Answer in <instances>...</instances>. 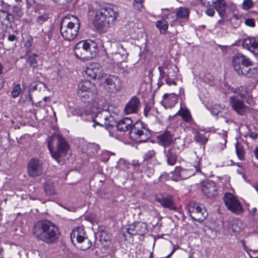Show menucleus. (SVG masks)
<instances>
[{
	"label": "nucleus",
	"mask_w": 258,
	"mask_h": 258,
	"mask_svg": "<svg viewBox=\"0 0 258 258\" xmlns=\"http://www.w3.org/2000/svg\"><path fill=\"white\" fill-rule=\"evenodd\" d=\"M34 237L38 241L47 244L56 243L60 235L58 227L48 220H40L37 221L32 229Z\"/></svg>",
	"instance_id": "obj_1"
},
{
	"label": "nucleus",
	"mask_w": 258,
	"mask_h": 258,
	"mask_svg": "<svg viewBox=\"0 0 258 258\" xmlns=\"http://www.w3.org/2000/svg\"><path fill=\"white\" fill-rule=\"evenodd\" d=\"M232 64L234 70L239 75L252 78L257 73V67L242 53H237L232 57Z\"/></svg>",
	"instance_id": "obj_2"
},
{
	"label": "nucleus",
	"mask_w": 258,
	"mask_h": 258,
	"mask_svg": "<svg viewBox=\"0 0 258 258\" xmlns=\"http://www.w3.org/2000/svg\"><path fill=\"white\" fill-rule=\"evenodd\" d=\"M117 17L118 13L113 8H103L96 13L94 24L98 29L105 30L114 24Z\"/></svg>",
	"instance_id": "obj_3"
},
{
	"label": "nucleus",
	"mask_w": 258,
	"mask_h": 258,
	"mask_svg": "<svg viewBox=\"0 0 258 258\" xmlns=\"http://www.w3.org/2000/svg\"><path fill=\"white\" fill-rule=\"evenodd\" d=\"M98 50V45L94 41L82 40L75 45L74 52L77 58L88 60L96 56Z\"/></svg>",
	"instance_id": "obj_4"
},
{
	"label": "nucleus",
	"mask_w": 258,
	"mask_h": 258,
	"mask_svg": "<svg viewBox=\"0 0 258 258\" xmlns=\"http://www.w3.org/2000/svg\"><path fill=\"white\" fill-rule=\"evenodd\" d=\"M158 70L160 72V77L158 83L159 86L162 85L164 82L169 86L176 84L175 79L178 70L176 66L165 63L162 66L159 67Z\"/></svg>",
	"instance_id": "obj_5"
},
{
	"label": "nucleus",
	"mask_w": 258,
	"mask_h": 258,
	"mask_svg": "<svg viewBox=\"0 0 258 258\" xmlns=\"http://www.w3.org/2000/svg\"><path fill=\"white\" fill-rule=\"evenodd\" d=\"M130 138L138 142H145L151 136L150 131L146 125L141 120L136 121L130 132Z\"/></svg>",
	"instance_id": "obj_6"
},
{
	"label": "nucleus",
	"mask_w": 258,
	"mask_h": 258,
	"mask_svg": "<svg viewBox=\"0 0 258 258\" xmlns=\"http://www.w3.org/2000/svg\"><path fill=\"white\" fill-rule=\"evenodd\" d=\"M74 22H68L66 26L62 24L60 27V33L62 37L66 40H74L78 35L80 29L79 20L76 17H73Z\"/></svg>",
	"instance_id": "obj_7"
},
{
	"label": "nucleus",
	"mask_w": 258,
	"mask_h": 258,
	"mask_svg": "<svg viewBox=\"0 0 258 258\" xmlns=\"http://www.w3.org/2000/svg\"><path fill=\"white\" fill-rule=\"evenodd\" d=\"M202 168L200 161L195 165H190L187 168H182L181 167H176L173 172V178L174 180H184L194 175L197 172H201Z\"/></svg>",
	"instance_id": "obj_8"
},
{
	"label": "nucleus",
	"mask_w": 258,
	"mask_h": 258,
	"mask_svg": "<svg viewBox=\"0 0 258 258\" xmlns=\"http://www.w3.org/2000/svg\"><path fill=\"white\" fill-rule=\"evenodd\" d=\"M188 212L191 218L198 222L203 221L208 215L207 210L202 204L195 202L188 205Z\"/></svg>",
	"instance_id": "obj_9"
},
{
	"label": "nucleus",
	"mask_w": 258,
	"mask_h": 258,
	"mask_svg": "<svg viewBox=\"0 0 258 258\" xmlns=\"http://www.w3.org/2000/svg\"><path fill=\"white\" fill-rule=\"evenodd\" d=\"M223 200L227 209L232 213L238 215L242 213L243 208L238 200L232 194L226 192Z\"/></svg>",
	"instance_id": "obj_10"
},
{
	"label": "nucleus",
	"mask_w": 258,
	"mask_h": 258,
	"mask_svg": "<svg viewBox=\"0 0 258 258\" xmlns=\"http://www.w3.org/2000/svg\"><path fill=\"white\" fill-rule=\"evenodd\" d=\"M57 150L55 151H53L51 146L50 143H48V148L51 153L52 157L58 162V159L61 157L65 156L69 149L68 145L64 140L61 136H57Z\"/></svg>",
	"instance_id": "obj_11"
},
{
	"label": "nucleus",
	"mask_w": 258,
	"mask_h": 258,
	"mask_svg": "<svg viewBox=\"0 0 258 258\" xmlns=\"http://www.w3.org/2000/svg\"><path fill=\"white\" fill-rule=\"evenodd\" d=\"M43 162L37 158H32L27 165V172L29 176L36 177L40 176L43 170Z\"/></svg>",
	"instance_id": "obj_12"
},
{
	"label": "nucleus",
	"mask_w": 258,
	"mask_h": 258,
	"mask_svg": "<svg viewBox=\"0 0 258 258\" xmlns=\"http://www.w3.org/2000/svg\"><path fill=\"white\" fill-rule=\"evenodd\" d=\"M104 83L108 91L116 93L122 88V82L120 78L115 75H110L105 79Z\"/></svg>",
	"instance_id": "obj_13"
},
{
	"label": "nucleus",
	"mask_w": 258,
	"mask_h": 258,
	"mask_svg": "<svg viewBox=\"0 0 258 258\" xmlns=\"http://www.w3.org/2000/svg\"><path fill=\"white\" fill-rule=\"evenodd\" d=\"M117 46L118 51L112 54L111 62L108 61L113 67L118 66L119 63L124 61L128 56V53L122 45L118 44Z\"/></svg>",
	"instance_id": "obj_14"
},
{
	"label": "nucleus",
	"mask_w": 258,
	"mask_h": 258,
	"mask_svg": "<svg viewBox=\"0 0 258 258\" xmlns=\"http://www.w3.org/2000/svg\"><path fill=\"white\" fill-rule=\"evenodd\" d=\"M180 151L179 146L174 144L168 150L164 149L163 153L169 165L173 166L177 161V155Z\"/></svg>",
	"instance_id": "obj_15"
},
{
	"label": "nucleus",
	"mask_w": 258,
	"mask_h": 258,
	"mask_svg": "<svg viewBox=\"0 0 258 258\" xmlns=\"http://www.w3.org/2000/svg\"><path fill=\"white\" fill-rule=\"evenodd\" d=\"M173 137L170 132L166 131L157 136V143L166 149L167 147H171L174 144L176 145L173 142Z\"/></svg>",
	"instance_id": "obj_16"
},
{
	"label": "nucleus",
	"mask_w": 258,
	"mask_h": 258,
	"mask_svg": "<svg viewBox=\"0 0 258 258\" xmlns=\"http://www.w3.org/2000/svg\"><path fill=\"white\" fill-rule=\"evenodd\" d=\"M229 102L233 109L239 115H243L249 109L244 104L243 101L238 99L236 96L230 97L229 98Z\"/></svg>",
	"instance_id": "obj_17"
},
{
	"label": "nucleus",
	"mask_w": 258,
	"mask_h": 258,
	"mask_svg": "<svg viewBox=\"0 0 258 258\" xmlns=\"http://www.w3.org/2000/svg\"><path fill=\"white\" fill-rule=\"evenodd\" d=\"M242 46L254 55H258V38L247 37L242 40Z\"/></svg>",
	"instance_id": "obj_18"
},
{
	"label": "nucleus",
	"mask_w": 258,
	"mask_h": 258,
	"mask_svg": "<svg viewBox=\"0 0 258 258\" xmlns=\"http://www.w3.org/2000/svg\"><path fill=\"white\" fill-rule=\"evenodd\" d=\"M202 192L208 198L215 197L217 194V188L215 183L209 180L203 181Z\"/></svg>",
	"instance_id": "obj_19"
},
{
	"label": "nucleus",
	"mask_w": 258,
	"mask_h": 258,
	"mask_svg": "<svg viewBox=\"0 0 258 258\" xmlns=\"http://www.w3.org/2000/svg\"><path fill=\"white\" fill-rule=\"evenodd\" d=\"M86 73L88 76L94 79H100L103 77L102 68L97 63H92L88 66L86 69Z\"/></svg>",
	"instance_id": "obj_20"
},
{
	"label": "nucleus",
	"mask_w": 258,
	"mask_h": 258,
	"mask_svg": "<svg viewBox=\"0 0 258 258\" xmlns=\"http://www.w3.org/2000/svg\"><path fill=\"white\" fill-rule=\"evenodd\" d=\"M140 105L141 102L139 98L135 96H133L125 105L124 108V112L126 114L136 113L138 112Z\"/></svg>",
	"instance_id": "obj_21"
},
{
	"label": "nucleus",
	"mask_w": 258,
	"mask_h": 258,
	"mask_svg": "<svg viewBox=\"0 0 258 258\" xmlns=\"http://www.w3.org/2000/svg\"><path fill=\"white\" fill-rule=\"evenodd\" d=\"M155 200L165 208L173 210L176 209L173 198L170 196L159 195L155 197Z\"/></svg>",
	"instance_id": "obj_22"
},
{
	"label": "nucleus",
	"mask_w": 258,
	"mask_h": 258,
	"mask_svg": "<svg viewBox=\"0 0 258 258\" xmlns=\"http://www.w3.org/2000/svg\"><path fill=\"white\" fill-rule=\"evenodd\" d=\"M85 237V232L83 228L81 227L74 229L70 234L71 240L74 245H76L75 242L81 244Z\"/></svg>",
	"instance_id": "obj_23"
},
{
	"label": "nucleus",
	"mask_w": 258,
	"mask_h": 258,
	"mask_svg": "<svg viewBox=\"0 0 258 258\" xmlns=\"http://www.w3.org/2000/svg\"><path fill=\"white\" fill-rule=\"evenodd\" d=\"M132 126V120L129 117H124L119 120L116 124V127L119 132H130Z\"/></svg>",
	"instance_id": "obj_24"
},
{
	"label": "nucleus",
	"mask_w": 258,
	"mask_h": 258,
	"mask_svg": "<svg viewBox=\"0 0 258 258\" xmlns=\"http://www.w3.org/2000/svg\"><path fill=\"white\" fill-rule=\"evenodd\" d=\"M163 102L167 107L171 108L178 101V97L175 93L165 94Z\"/></svg>",
	"instance_id": "obj_25"
},
{
	"label": "nucleus",
	"mask_w": 258,
	"mask_h": 258,
	"mask_svg": "<svg viewBox=\"0 0 258 258\" xmlns=\"http://www.w3.org/2000/svg\"><path fill=\"white\" fill-rule=\"evenodd\" d=\"M44 190L45 194L48 196L56 194V185L51 179H48L43 184Z\"/></svg>",
	"instance_id": "obj_26"
},
{
	"label": "nucleus",
	"mask_w": 258,
	"mask_h": 258,
	"mask_svg": "<svg viewBox=\"0 0 258 258\" xmlns=\"http://www.w3.org/2000/svg\"><path fill=\"white\" fill-rule=\"evenodd\" d=\"M94 84L88 80H84L80 82L78 85L77 93L78 95H82L81 93L83 91H91L93 87Z\"/></svg>",
	"instance_id": "obj_27"
},
{
	"label": "nucleus",
	"mask_w": 258,
	"mask_h": 258,
	"mask_svg": "<svg viewBox=\"0 0 258 258\" xmlns=\"http://www.w3.org/2000/svg\"><path fill=\"white\" fill-rule=\"evenodd\" d=\"M175 115L181 116L182 119L186 122L190 123L192 121V118L189 110L187 108L181 107L180 110L177 112Z\"/></svg>",
	"instance_id": "obj_28"
},
{
	"label": "nucleus",
	"mask_w": 258,
	"mask_h": 258,
	"mask_svg": "<svg viewBox=\"0 0 258 258\" xmlns=\"http://www.w3.org/2000/svg\"><path fill=\"white\" fill-rule=\"evenodd\" d=\"M215 9L221 17L225 16V11L227 8V4L225 0H217L214 6Z\"/></svg>",
	"instance_id": "obj_29"
},
{
	"label": "nucleus",
	"mask_w": 258,
	"mask_h": 258,
	"mask_svg": "<svg viewBox=\"0 0 258 258\" xmlns=\"http://www.w3.org/2000/svg\"><path fill=\"white\" fill-rule=\"evenodd\" d=\"M102 116L103 117V119H104V125L105 127H112L114 125L116 126L117 122L114 120L113 116H103L102 114L98 113L97 115V117H101Z\"/></svg>",
	"instance_id": "obj_30"
},
{
	"label": "nucleus",
	"mask_w": 258,
	"mask_h": 258,
	"mask_svg": "<svg viewBox=\"0 0 258 258\" xmlns=\"http://www.w3.org/2000/svg\"><path fill=\"white\" fill-rule=\"evenodd\" d=\"M176 12L179 21L180 19H187L188 18L189 10L185 7H180L176 9Z\"/></svg>",
	"instance_id": "obj_31"
},
{
	"label": "nucleus",
	"mask_w": 258,
	"mask_h": 258,
	"mask_svg": "<svg viewBox=\"0 0 258 258\" xmlns=\"http://www.w3.org/2000/svg\"><path fill=\"white\" fill-rule=\"evenodd\" d=\"M156 27L159 30L161 34H165L168 29V25L165 19L163 18L162 20L156 22Z\"/></svg>",
	"instance_id": "obj_32"
},
{
	"label": "nucleus",
	"mask_w": 258,
	"mask_h": 258,
	"mask_svg": "<svg viewBox=\"0 0 258 258\" xmlns=\"http://www.w3.org/2000/svg\"><path fill=\"white\" fill-rule=\"evenodd\" d=\"M231 91L237 94L241 99L245 98L248 95V92L247 88L244 86H240L236 88H232Z\"/></svg>",
	"instance_id": "obj_33"
},
{
	"label": "nucleus",
	"mask_w": 258,
	"mask_h": 258,
	"mask_svg": "<svg viewBox=\"0 0 258 258\" xmlns=\"http://www.w3.org/2000/svg\"><path fill=\"white\" fill-rule=\"evenodd\" d=\"M241 227V221L238 219L235 218L230 222L229 228H230L234 233H237L240 231Z\"/></svg>",
	"instance_id": "obj_34"
},
{
	"label": "nucleus",
	"mask_w": 258,
	"mask_h": 258,
	"mask_svg": "<svg viewBox=\"0 0 258 258\" xmlns=\"http://www.w3.org/2000/svg\"><path fill=\"white\" fill-rule=\"evenodd\" d=\"M14 17L13 15L9 12L4 11L0 10V20L4 22L6 21L9 23L11 24L14 21Z\"/></svg>",
	"instance_id": "obj_35"
},
{
	"label": "nucleus",
	"mask_w": 258,
	"mask_h": 258,
	"mask_svg": "<svg viewBox=\"0 0 258 258\" xmlns=\"http://www.w3.org/2000/svg\"><path fill=\"white\" fill-rule=\"evenodd\" d=\"M136 228V234L143 235L148 231L147 226L145 223H135Z\"/></svg>",
	"instance_id": "obj_36"
},
{
	"label": "nucleus",
	"mask_w": 258,
	"mask_h": 258,
	"mask_svg": "<svg viewBox=\"0 0 258 258\" xmlns=\"http://www.w3.org/2000/svg\"><path fill=\"white\" fill-rule=\"evenodd\" d=\"M194 140L201 145H205L208 141V137L204 134L196 132L194 134Z\"/></svg>",
	"instance_id": "obj_37"
},
{
	"label": "nucleus",
	"mask_w": 258,
	"mask_h": 258,
	"mask_svg": "<svg viewBox=\"0 0 258 258\" xmlns=\"http://www.w3.org/2000/svg\"><path fill=\"white\" fill-rule=\"evenodd\" d=\"M165 20H170L171 25H174L177 23H179L180 21L178 20L176 12H171L165 15L164 17Z\"/></svg>",
	"instance_id": "obj_38"
},
{
	"label": "nucleus",
	"mask_w": 258,
	"mask_h": 258,
	"mask_svg": "<svg viewBox=\"0 0 258 258\" xmlns=\"http://www.w3.org/2000/svg\"><path fill=\"white\" fill-rule=\"evenodd\" d=\"M156 153L154 150L148 151L144 155V161H149L151 160H155L156 164H159V162L156 159Z\"/></svg>",
	"instance_id": "obj_39"
},
{
	"label": "nucleus",
	"mask_w": 258,
	"mask_h": 258,
	"mask_svg": "<svg viewBox=\"0 0 258 258\" xmlns=\"http://www.w3.org/2000/svg\"><path fill=\"white\" fill-rule=\"evenodd\" d=\"M91 245V241L87 237H85L82 240V243L79 244L77 247L81 250H86L89 248Z\"/></svg>",
	"instance_id": "obj_40"
},
{
	"label": "nucleus",
	"mask_w": 258,
	"mask_h": 258,
	"mask_svg": "<svg viewBox=\"0 0 258 258\" xmlns=\"http://www.w3.org/2000/svg\"><path fill=\"white\" fill-rule=\"evenodd\" d=\"M50 16L48 13H45L42 14V15L39 16L36 19L37 23L41 25L43 23L46 22L49 18Z\"/></svg>",
	"instance_id": "obj_41"
},
{
	"label": "nucleus",
	"mask_w": 258,
	"mask_h": 258,
	"mask_svg": "<svg viewBox=\"0 0 258 258\" xmlns=\"http://www.w3.org/2000/svg\"><path fill=\"white\" fill-rule=\"evenodd\" d=\"M223 109V107L220 104H215L211 107L210 110L211 113L214 115H218L221 111Z\"/></svg>",
	"instance_id": "obj_42"
},
{
	"label": "nucleus",
	"mask_w": 258,
	"mask_h": 258,
	"mask_svg": "<svg viewBox=\"0 0 258 258\" xmlns=\"http://www.w3.org/2000/svg\"><path fill=\"white\" fill-rule=\"evenodd\" d=\"M124 229L125 230L126 233L131 236L137 235L135 223L129 225L127 227L124 228Z\"/></svg>",
	"instance_id": "obj_43"
},
{
	"label": "nucleus",
	"mask_w": 258,
	"mask_h": 258,
	"mask_svg": "<svg viewBox=\"0 0 258 258\" xmlns=\"http://www.w3.org/2000/svg\"><path fill=\"white\" fill-rule=\"evenodd\" d=\"M13 13L18 17L21 18L23 15L22 7L20 4L15 5L13 7Z\"/></svg>",
	"instance_id": "obj_44"
},
{
	"label": "nucleus",
	"mask_w": 258,
	"mask_h": 258,
	"mask_svg": "<svg viewBox=\"0 0 258 258\" xmlns=\"http://www.w3.org/2000/svg\"><path fill=\"white\" fill-rule=\"evenodd\" d=\"M217 0H201L202 6L205 8L213 7Z\"/></svg>",
	"instance_id": "obj_45"
},
{
	"label": "nucleus",
	"mask_w": 258,
	"mask_h": 258,
	"mask_svg": "<svg viewBox=\"0 0 258 258\" xmlns=\"http://www.w3.org/2000/svg\"><path fill=\"white\" fill-rule=\"evenodd\" d=\"M21 92V87L19 84L16 85L11 92V95L13 98H16L18 97Z\"/></svg>",
	"instance_id": "obj_46"
},
{
	"label": "nucleus",
	"mask_w": 258,
	"mask_h": 258,
	"mask_svg": "<svg viewBox=\"0 0 258 258\" xmlns=\"http://www.w3.org/2000/svg\"><path fill=\"white\" fill-rule=\"evenodd\" d=\"M144 0H134L133 6L135 9L142 11L143 9V3Z\"/></svg>",
	"instance_id": "obj_47"
},
{
	"label": "nucleus",
	"mask_w": 258,
	"mask_h": 258,
	"mask_svg": "<svg viewBox=\"0 0 258 258\" xmlns=\"http://www.w3.org/2000/svg\"><path fill=\"white\" fill-rule=\"evenodd\" d=\"M42 86H44V84L42 82H33L30 85V89L32 91H35L38 89V87H39V89H40Z\"/></svg>",
	"instance_id": "obj_48"
},
{
	"label": "nucleus",
	"mask_w": 258,
	"mask_h": 258,
	"mask_svg": "<svg viewBox=\"0 0 258 258\" xmlns=\"http://www.w3.org/2000/svg\"><path fill=\"white\" fill-rule=\"evenodd\" d=\"M236 147V154L240 160H243L244 159V151L241 148L238 147V145L236 144L235 146Z\"/></svg>",
	"instance_id": "obj_49"
},
{
	"label": "nucleus",
	"mask_w": 258,
	"mask_h": 258,
	"mask_svg": "<svg viewBox=\"0 0 258 258\" xmlns=\"http://www.w3.org/2000/svg\"><path fill=\"white\" fill-rule=\"evenodd\" d=\"M51 37V34L50 31L43 32V36L42 38V41L45 43H48Z\"/></svg>",
	"instance_id": "obj_50"
},
{
	"label": "nucleus",
	"mask_w": 258,
	"mask_h": 258,
	"mask_svg": "<svg viewBox=\"0 0 258 258\" xmlns=\"http://www.w3.org/2000/svg\"><path fill=\"white\" fill-rule=\"evenodd\" d=\"M82 95H78L80 98H82L83 101H87L91 97V91H87V92H83L81 93Z\"/></svg>",
	"instance_id": "obj_51"
},
{
	"label": "nucleus",
	"mask_w": 258,
	"mask_h": 258,
	"mask_svg": "<svg viewBox=\"0 0 258 258\" xmlns=\"http://www.w3.org/2000/svg\"><path fill=\"white\" fill-rule=\"evenodd\" d=\"M252 5L251 0H244L242 3V8L244 10H248L252 7Z\"/></svg>",
	"instance_id": "obj_52"
},
{
	"label": "nucleus",
	"mask_w": 258,
	"mask_h": 258,
	"mask_svg": "<svg viewBox=\"0 0 258 258\" xmlns=\"http://www.w3.org/2000/svg\"><path fill=\"white\" fill-rule=\"evenodd\" d=\"M207 10L205 11V13L209 16L212 17L215 14V7L206 8Z\"/></svg>",
	"instance_id": "obj_53"
},
{
	"label": "nucleus",
	"mask_w": 258,
	"mask_h": 258,
	"mask_svg": "<svg viewBox=\"0 0 258 258\" xmlns=\"http://www.w3.org/2000/svg\"><path fill=\"white\" fill-rule=\"evenodd\" d=\"M244 23L246 25L250 27H254L255 26V21L253 19H247L245 20Z\"/></svg>",
	"instance_id": "obj_54"
},
{
	"label": "nucleus",
	"mask_w": 258,
	"mask_h": 258,
	"mask_svg": "<svg viewBox=\"0 0 258 258\" xmlns=\"http://www.w3.org/2000/svg\"><path fill=\"white\" fill-rule=\"evenodd\" d=\"M4 67L3 65L0 63V75L3 73ZM4 79L0 76V89H2L4 86Z\"/></svg>",
	"instance_id": "obj_55"
},
{
	"label": "nucleus",
	"mask_w": 258,
	"mask_h": 258,
	"mask_svg": "<svg viewBox=\"0 0 258 258\" xmlns=\"http://www.w3.org/2000/svg\"><path fill=\"white\" fill-rule=\"evenodd\" d=\"M29 62L31 67L35 68L37 66V60L34 57H30L29 59Z\"/></svg>",
	"instance_id": "obj_56"
},
{
	"label": "nucleus",
	"mask_w": 258,
	"mask_h": 258,
	"mask_svg": "<svg viewBox=\"0 0 258 258\" xmlns=\"http://www.w3.org/2000/svg\"><path fill=\"white\" fill-rule=\"evenodd\" d=\"M151 110V107L149 105H145L144 110V114L145 116L147 117L149 113Z\"/></svg>",
	"instance_id": "obj_57"
},
{
	"label": "nucleus",
	"mask_w": 258,
	"mask_h": 258,
	"mask_svg": "<svg viewBox=\"0 0 258 258\" xmlns=\"http://www.w3.org/2000/svg\"><path fill=\"white\" fill-rule=\"evenodd\" d=\"M94 124H93V127H95L96 125H98L101 126H104V122H100L97 121V120L94 119H93Z\"/></svg>",
	"instance_id": "obj_58"
},
{
	"label": "nucleus",
	"mask_w": 258,
	"mask_h": 258,
	"mask_svg": "<svg viewBox=\"0 0 258 258\" xmlns=\"http://www.w3.org/2000/svg\"><path fill=\"white\" fill-rule=\"evenodd\" d=\"M7 26L4 24V22L0 20V32L5 31Z\"/></svg>",
	"instance_id": "obj_59"
},
{
	"label": "nucleus",
	"mask_w": 258,
	"mask_h": 258,
	"mask_svg": "<svg viewBox=\"0 0 258 258\" xmlns=\"http://www.w3.org/2000/svg\"><path fill=\"white\" fill-rule=\"evenodd\" d=\"M16 37L14 34L9 35L8 38V40L10 41H14L15 40H16Z\"/></svg>",
	"instance_id": "obj_60"
},
{
	"label": "nucleus",
	"mask_w": 258,
	"mask_h": 258,
	"mask_svg": "<svg viewBox=\"0 0 258 258\" xmlns=\"http://www.w3.org/2000/svg\"><path fill=\"white\" fill-rule=\"evenodd\" d=\"M108 61L109 62H111V56H107L106 59H105V62L108 63L109 65V67H113L112 66V65H111L110 63H109Z\"/></svg>",
	"instance_id": "obj_61"
},
{
	"label": "nucleus",
	"mask_w": 258,
	"mask_h": 258,
	"mask_svg": "<svg viewBox=\"0 0 258 258\" xmlns=\"http://www.w3.org/2000/svg\"><path fill=\"white\" fill-rule=\"evenodd\" d=\"M246 102L247 104L249 105H253L254 104L252 98L250 97H247L246 100Z\"/></svg>",
	"instance_id": "obj_62"
},
{
	"label": "nucleus",
	"mask_w": 258,
	"mask_h": 258,
	"mask_svg": "<svg viewBox=\"0 0 258 258\" xmlns=\"http://www.w3.org/2000/svg\"><path fill=\"white\" fill-rule=\"evenodd\" d=\"M254 154L255 155V158L258 159V147H256L254 151Z\"/></svg>",
	"instance_id": "obj_63"
},
{
	"label": "nucleus",
	"mask_w": 258,
	"mask_h": 258,
	"mask_svg": "<svg viewBox=\"0 0 258 258\" xmlns=\"http://www.w3.org/2000/svg\"><path fill=\"white\" fill-rule=\"evenodd\" d=\"M237 173H238V174H239L242 175V177H243V178H244V174H243V171H242V170L241 169H238L237 170Z\"/></svg>",
	"instance_id": "obj_64"
}]
</instances>
